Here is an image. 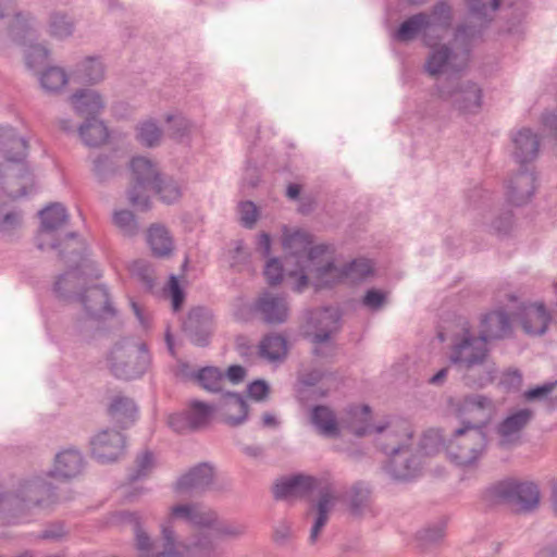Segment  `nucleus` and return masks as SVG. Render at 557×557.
<instances>
[{
	"label": "nucleus",
	"instance_id": "1a4fd4ad",
	"mask_svg": "<svg viewBox=\"0 0 557 557\" xmlns=\"http://www.w3.org/2000/svg\"><path fill=\"white\" fill-rule=\"evenodd\" d=\"M132 185L127 190L129 203L139 211L151 207L149 191L161 175L157 164L145 157H134L129 162Z\"/></svg>",
	"mask_w": 557,
	"mask_h": 557
},
{
	"label": "nucleus",
	"instance_id": "49530a36",
	"mask_svg": "<svg viewBox=\"0 0 557 557\" xmlns=\"http://www.w3.org/2000/svg\"><path fill=\"white\" fill-rule=\"evenodd\" d=\"M74 32V22L65 13L54 12L50 15L49 33L51 36L63 39Z\"/></svg>",
	"mask_w": 557,
	"mask_h": 557
},
{
	"label": "nucleus",
	"instance_id": "13d9d810",
	"mask_svg": "<svg viewBox=\"0 0 557 557\" xmlns=\"http://www.w3.org/2000/svg\"><path fill=\"white\" fill-rule=\"evenodd\" d=\"M117 165L114 160L108 156H99L94 161V175L99 182H106L116 172Z\"/></svg>",
	"mask_w": 557,
	"mask_h": 557
},
{
	"label": "nucleus",
	"instance_id": "ea45409f",
	"mask_svg": "<svg viewBox=\"0 0 557 557\" xmlns=\"http://www.w3.org/2000/svg\"><path fill=\"white\" fill-rule=\"evenodd\" d=\"M502 0H467L469 12L472 16L481 21L482 30L493 21L496 11L499 9Z\"/></svg>",
	"mask_w": 557,
	"mask_h": 557
},
{
	"label": "nucleus",
	"instance_id": "c85d7f7f",
	"mask_svg": "<svg viewBox=\"0 0 557 557\" xmlns=\"http://www.w3.org/2000/svg\"><path fill=\"white\" fill-rule=\"evenodd\" d=\"M84 468L82 454L73 448L60 451L54 458L53 469L50 475L64 480L77 476Z\"/></svg>",
	"mask_w": 557,
	"mask_h": 557
},
{
	"label": "nucleus",
	"instance_id": "473e14b6",
	"mask_svg": "<svg viewBox=\"0 0 557 557\" xmlns=\"http://www.w3.org/2000/svg\"><path fill=\"white\" fill-rule=\"evenodd\" d=\"M74 110L79 115L95 117L103 108L101 96L89 89H82L71 97Z\"/></svg>",
	"mask_w": 557,
	"mask_h": 557
},
{
	"label": "nucleus",
	"instance_id": "3c124183",
	"mask_svg": "<svg viewBox=\"0 0 557 557\" xmlns=\"http://www.w3.org/2000/svg\"><path fill=\"white\" fill-rule=\"evenodd\" d=\"M444 435L441 430L430 429L424 432L421 441L420 448L424 455H434L445 447Z\"/></svg>",
	"mask_w": 557,
	"mask_h": 557
},
{
	"label": "nucleus",
	"instance_id": "0e129e2a",
	"mask_svg": "<svg viewBox=\"0 0 557 557\" xmlns=\"http://www.w3.org/2000/svg\"><path fill=\"white\" fill-rule=\"evenodd\" d=\"M48 50L41 45H30L25 51V62L28 69L35 70L48 60Z\"/></svg>",
	"mask_w": 557,
	"mask_h": 557
},
{
	"label": "nucleus",
	"instance_id": "4468645a",
	"mask_svg": "<svg viewBox=\"0 0 557 557\" xmlns=\"http://www.w3.org/2000/svg\"><path fill=\"white\" fill-rule=\"evenodd\" d=\"M183 329L193 344L207 346L213 330V315L208 309L194 308L184 321Z\"/></svg>",
	"mask_w": 557,
	"mask_h": 557
},
{
	"label": "nucleus",
	"instance_id": "a18cd8bd",
	"mask_svg": "<svg viewBox=\"0 0 557 557\" xmlns=\"http://www.w3.org/2000/svg\"><path fill=\"white\" fill-rule=\"evenodd\" d=\"M104 76V69L102 63L95 58L86 59L77 70V77L79 82L87 84H96Z\"/></svg>",
	"mask_w": 557,
	"mask_h": 557
},
{
	"label": "nucleus",
	"instance_id": "423d86ee",
	"mask_svg": "<svg viewBox=\"0 0 557 557\" xmlns=\"http://www.w3.org/2000/svg\"><path fill=\"white\" fill-rule=\"evenodd\" d=\"M484 499L491 505H507L516 512H531L539 507L540 490L533 482L505 480L487 487Z\"/></svg>",
	"mask_w": 557,
	"mask_h": 557
},
{
	"label": "nucleus",
	"instance_id": "680f3d73",
	"mask_svg": "<svg viewBox=\"0 0 557 557\" xmlns=\"http://www.w3.org/2000/svg\"><path fill=\"white\" fill-rule=\"evenodd\" d=\"M132 273L147 290H151L154 286V273L152 268L143 260L135 261L132 265Z\"/></svg>",
	"mask_w": 557,
	"mask_h": 557
},
{
	"label": "nucleus",
	"instance_id": "72a5a7b5",
	"mask_svg": "<svg viewBox=\"0 0 557 557\" xmlns=\"http://www.w3.org/2000/svg\"><path fill=\"white\" fill-rule=\"evenodd\" d=\"M283 248L286 259L293 257L296 264L302 263L309 246L312 244V236L304 231H295L283 236Z\"/></svg>",
	"mask_w": 557,
	"mask_h": 557
},
{
	"label": "nucleus",
	"instance_id": "338daca9",
	"mask_svg": "<svg viewBox=\"0 0 557 557\" xmlns=\"http://www.w3.org/2000/svg\"><path fill=\"white\" fill-rule=\"evenodd\" d=\"M166 121L170 123V136L175 139H182L187 136L191 129V123L184 116H171L166 117Z\"/></svg>",
	"mask_w": 557,
	"mask_h": 557
},
{
	"label": "nucleus",
	"instance_id": "4d7b16f0",
	"mask_svg": "<svg viewBox=\"0 0 557 557\" xmlns=\"http://www.w3.org/2000/svg\"><path fill=\"white\" fill-rule=\"evenodd\" d=\"M215 534L221 539H239L247 532V525L239 522H218L212 527Z\"/></svg>",
	"mask_w": 557,
	"mask_h": 557
},
{
	"label": "nucleus",
	"instance_id": "09e8293b",
	"mask_svg": "<svg viewBox=\"0 0 557 557\" xmlns=\"http://www.w3.org/2000/svg\"><path fill=\"white\" fill-rule=\"evenodd\" d=\"M136 137L143 146L154 147L160 144L162 129L154 122L146 121L138 125Z\"/></svg>",
	"mask_w": 557,
	"mask_h": 557
},
{
	"label": "nucleus",
	"instance_id": "c03bdc74",
	"mask_svg": "<svg viewBox=\"0 0 557 557\" xmlns=\"http://www.w3.org/2000/svg\"><path fill=\"white\" fill-rule=\"evenodd\" d=\"M150 190H153L160 196V199L166 203L178 200L182 195L181 186L177 182L171 177H162L161 175L151 186Z\"/></svg>",
	"mask_w": 557,
	"mask_h": 557
},
{
	"label": "nucleus",
	"instance_id": "4be33fe9",
	"mask_svg": "<svg viewBox=\"0 0 557 557\" xmlns=\"http://www.w3.org/2000/svg\"><path fill=\"white\" fill-rule=\"evenodd\" d=\"M419 35L422 36L424 44L429 47H432L436 40L441 39L440 36H433L429 33V17L425 12L413 14L404 21L395 32L394 37L398 41L408 42Z\"/></svg>",
	"mask_w": 557,
	"mask_h": 557
},
{
	"label": "nucleus",
	"instance_id": "de8ad7c7",
	"mask_svg": "<svg viewBox=\"0 0 557 557\" xmlns=\"http://www.w3.org/2000/svg\"><path fill=\"white\" fill-rule=\"evenodd\" d=\"M40 83L46 90L57 92L67 84V75L63 69L51 66L41 74Z\"/></svg>",
	"mask_w": 557,
	"mask_h": 557
},
{
	"label": "nucleus",
	"instance_id": "774afa93",
	"mask_svg": "<svg viewBox=\"0 0 557 557\" xmlns=\"http://www.w3.org/2000/svg\"><path fill=\"white\" fill-rule=\"evenodd\" d=\"M333 249L332 246L326 244H319L315 246H312V244L309 246L305 259L302 261V264L310 265V268H314L319 264H323L321 262V258L325 256L326 253H332Z\"/></svg>",
	"mask_w": 557,
	"mask_h": 557
},
{
	"label": "nucleus",
	"instance_id": "864d4df0",
	"mask_svg": "<svg viewBox=\"0 0 557 557\" xmlns=\"http://www.w3.org/2000/svg\"><path fill=\"white\" fill-rule=\"evenodd\" d=\"M227 257L231 268L240 272L248 267L250 253L244 242L238 239L233 243V248L228 250Z\"/></svg>",
	"mask_w": 557,
	"mask_h": 557
},
{
	"label": "nucleus",
	"instance_id": "e2e57ef3",
	"mask_svg": "<svg viewBox=\"0 0 557 557\" xmlns=\"http://www.w3.org/2000/svg\"><path fill=\"white\" fill-rule=\"evenodd\" d=\"M21 212L7 210L4 206L0 205V233L11 234L21 225Z\"/></svg>",
	"mask_w": 557,
	"mask_h": 557
},
{
	"label": "nucleus",
	"instance_id": "2f4dec72",
	"mask_svg": "<svg viewBox=\"0 0 557 557\" xmlns=\"http://www.w3.org/2000/svg\"><path fill=\"white\" fill-rule=\"evenodd\" d=\"M310 421L323 436L338 437L341 434L335 412L327 406H314L311 410Z\"/></svg>",
	"mask_w": 557,
	"mask_h": 557
},
{
	"label": "nucleus",
	"instance_id": "7c9ffc66",
	"mask_svg": "<svg viewBox=\"0 0 557 557\" xmlns=\"http://www.w3.org/2000/svg\"><path fill=\"white\" fill-rule=\"evenodd\" d=\"M108 414L121 428H127L137 418V406L133 398L123 394L112 397L108 406Z\"/></svg>",
	"mask_w": 557,
	"mask_h": 557
},
{
	"label": "nucleus",
	"instance_id": "4c0bfd02",
	"mask_svg": "<svg viewBox=\"0 0 557 557\" xmlns=\"http://www.w3.org/2000/svg\"><path fill=\"white\" fill-rule=\"evenodd\" d=\"M148 244L157 257H166L173 250V240L168 230L161 225H152L148 231Z\"/></svg>",
	"mask_w": 557,
	"mask_h": 557
},
{
	"label": "nucleus",
	"instance_id": "69168bd1",
	"mask_svg": "<svg viewBox=\"0 0 557 557\" xmlns=\"http://www.w3.org/2000/svg\"><path fill=\"white\" fill-rule=\"evenodd\" d=\"M215 522H218V513L214 510L206 508L200 504L195 505L193 525L212 528Z\"/></svg>",
	"mask_w": 557,
	"mask_h": 557
},
{
	"label": "nucleus",
	"instance_id": "a19ab883",
	"mask_svg": "<svg viewBox=\"0 0 557 557\" xmlns=\"http://www.w3.org/2000/svg\"><path fill=\"white\" fill-rule=\"evenodd\" d=\"M196 383L210 393L223 391L225 374L216 367H203L197 370Z\"/></svg>",
	"mask_w": 557,
	"mask_h": 557
},
{
	"label": "nucleus",
	"instance_id": "79ce46f5",
	"mask_svg": "<svg viewBox=\"0 0 557 557\" xmlns=\"http://www.w3.org/2000/svg\"><path fill=\"white\" fill-rule=\"evenodd\" d=\"M186 412L194 431H198L208 425L213 412H215V408L203 401L193 400Z\"/></svg>",
	"mask_w": 557,
	"mask_h": 557
},
{
	"label": "nucleus",
	"instance_id": "a878e982",
	"mask_svg": "<svg viewBox=\"0 0 557 557\" xmlns=\"http://www.w3.org/2000/svg\"><path fill=\"white\" fill-rule=\"evenodd\" d=\"M86 286V276L83 272L79 269H72L58 277L53 292L60 299L77 301Z\"/></svg>",
	"mask_w": 557,
	"mask_h": 557
},
{
	"label": "nucleus",
	"instance_id": "5701e85b",
	"mask_svg": "<svg viewBox=\"0 0 557 557\" xmlns=\"http://www.w3.org/2000/svg\"><path fill=\"white\" fill-rule=\"evenodd\" d=\"M214 408L222 422L230 426H238L248 418V405L238 393H224Z\"/></svg>",
	"mask_w": 557,
	"mask_h": 557
},
{
	"label": "nucleus",
	"instance_id": "ddd939ff",
	"mask_svg": "<svg viewBox=\"0 0 557 557\" xmlns=\"http://www.w3.org/2000/svg\"><path fill=\"white\" fill-rule=\"evenodd\" d=\"M28 512L35 508H48L58 502L53 486L42 478H33L20 483Z\"/></svg>",
	"mask_w": 557,
	"mask_h": 557
},
{
	"label": "nucleus",
	"instance_id": "f03ea898",
	"mask_svg": "<svg viewBox=\"0 0 557 557\" xmlns=\"http://www.w3.org/2000/svg\"><path fill=\"white\" fill-rule=\"evenodd\" d=\"M481 29L471 24L457 26L450 45H433L432 51L426 60L425 70L436 76L448 70L459 72L463 70L469 60L473 42L480 38Z\"/></svg>",
	"mask_w": 557,
	"mask_h": 557
},
{
	"label": "nucleus",
	"instance_id": "aec40b11",
	"mask_svg": "<svg viewBox=\"0 0 557 557\" xmlns=\"http://www.w3.org/2000/svg\"><path fill=\"white\" fill-rule=\"evenodd\" d=\"M535 175L528 168H522L506 185V197L509 203L520 207L528 203L535 191Z\"/></svg>",
	"mask_w": 557,
	"mask_h": 557
},
{
	"label": "nucleus",
	"instance_id": "052dcab7",
	"mask_svg": "<svg viewBox=\"0 0 557 557\" xmlns=\"http://www.w3.org/2000/svg\"><path fill=\"white\" fill-rule=\"evenodd\" d=\"M184 544L188 547V550L185 553V555H188V554L209 555L215 548V545H214L211 536L209 534L202 533V532L198 533L191 543H189V544L184 543Z\"/></svg>",
	"mask_w": 557,
	"mask_h": 557
},
{
	"label": "nucleus",
	"instance_id": "c9c22d12",
	"mask_svg": "<svg viewBox=\"0 0 557 557\" xmlns=\"http://www.w3.org/2000/svg\"><path fill=\"white\" fill-rule=\"evenodd\" d=\"M79 136L86 146L98 147L107 141L109 132L103 122L96 117H87L79 126Z\"/></svg>",
	"mask_w": 557,
	"mask_h": 557
},
{
	"label": "nucleus",
	"instance_id": "603ef678",
	"mask_svg": "<svg viewBox=\"0 0 557 557\" xmlns=\"http://www.w3.org/2000/svg\"><path fill=\"white\" fill-rule=\"evenodd\" d=\"M370 490L361 483L355 484L349 492V508L354 515H360L368 506Z\"/></svg>",
	"mask_w": 557,
	"mask_h": 557
},
{
	"label": "nucleus",
	"instance_id": "b1692460",
	"mask_svg": "<svg viewBox=\"0 0 557 557\" xmlns=\"http://www.w3.org/2000/svg\"><path fill=\"white\" fill-rule=\"evenodd\" d=\"M511 321L508 313L503 310H494L482 315L479 335L488 343L494 339H503L511 334Z\"/></svg>",
	"mask_w": 557,
	"mask_h": 557
},
{
	"label": "nucleus",
	"instance_id": "9b49d317",
	"mask_svg": "<svg viewBox=\"0 0 557 557\" xmlns=\"http://www.w3.org/2000/svg\"><path fill=\"white\" fill-rule=\"evenodd\" d=\"M440 97L460 114H478L483 106V89L472 81L449 83L438 87Z\"/></svg>",
	"mask_w": 557,
	"mask_h": 557
},
{
	"label": "nucleus",
	"instance_id": "39448f33",
	"mask_svg": "<svg viewBox=\"0 0 557 557\" xmlns=\"http://www.w3.org/2000/svg\"><path fill=\"white\" fill-rule=\"evenodd\" d=\"M41 220L40 230L36 237L37 247L41 250L46 248L59 249L60 256L65 258V249L71 248L70 253H78L83 247L75 232H70L60 240L55 238V233L67 224L69 214L65 207L59 202L51 203L40 210Z\"/></svg>",
	"mask_w": 557,
	"mask_h": 557
},
{
	"label": "nucleus",
	"instance_id": "bf43d9fd",
	"mask_svg": "<svg viewBox=\"0 0 557 557\" xmlns=\"http://www.w3.org/2000/svg\"><path fill=\"white\" fill-rule=\"evenodd\" d=\"M152 468L153 454L149 450H146L136 458L135 469L128 475L129 481L134 482L147 476Z\"/></svg>",
	"mask_w": 557,
	"mask_h": 557
},
{
	"label": "nucleus",
	"instance_id": "9d476101",
	"mask_svg": "<svg viewBox=\"0 0 557 557\" xmlns=\"http://www.w3.org/2000/svg\"><path fill=\"white\" fill-rule=\"evenodd\" d=\"M487 343L480 336H475L468 322L462 325L461 333L454 335L450 346L449 360L458 370L471 367L479 360L488 357Z\"/></svg>",
	"mask_w": 557,
	"mask_h": 557
},
{
	"label": "nucleus",
	"instance_id": "0eeeda50",
	"mask_svg": "<svg viewBox=\"0 0 557 557\" xmlns=\"http://www.w3.org/2000/svg\"><path fill=\"white\" fill-rule=\"evenodd\" d=\"M309 335L314 344L313 354L318 357H331L336 346L332 337L341 330V312L334 307H322L308 312Z\"/></svg>",
	"mask_w": 557,
	"mask_h": 557
},
{
	"label": "nucleus",
	"instance_id": "f8f14e48",
	"mask_svg": "<svg viewBox=\"0 0 557 557\" xmlns=\"http://www.w3.org/2000/svg\"><path fill=\"white\" fill-rule=\"evenodd\" d=\"M534 411L530 408H521L510 412L496 428L499 436V446L508 448L520 442L521 432L533 420Z\"/></svg>",
	"mask_w": 557,
	"mask_h": 557
},
{
	"label": "nucleus",
	"instance_id": "58836bf2",
	"mask_svg": "<svg viewBox=\"0 0 557 557\" xmlns=\"http://www.w3.org/2000/svg\"><path fill=\"white\" fill-rule=\"evenodd\" d=\"M429 17V33L432 34L436 28L448 30L453 24V9L446 0L436 2L430 13Z\"/></svg>",
	"mask_w": 557,
	"mask_h": 557
},
{
	"label": "nucleus",
	"instance_id": "6e6552de",
	"mask_svg": "<svg viewBox=\"0 0 557 557\" xmlns=\"http://www.w3.org/2000/svg\"><path fill=\"white\" fill-rule=\"evenodd\" d=\"M132 524L135 547L141 557H183L188 547L176 539L175 530L170 522L161 525L162 549H158L156 542L145 530L139 517L132 515Z\"/></svg>",
	"mask_w": 557,
	"mask_h": 557
},
{
	"label": "nucleus",
	"instance_id": "5fc2aeb1",
	"mask_svg": "<svg viewBox=\"0 0 557 557\" xmlns=\"http://www.w3.org/2000/svg\"><path fill=\"white\" fill-rule=\"evenodd\" d=\"M113 223L125 236H134L138 233V223L129 210L115 211Z\"/></svg>",
	"mask_w": 557,
	"mask_h": 557
},
{
	"label": "nucleus",
	"instance_id": "8fccbe9b",
	"mask_svg": "<svg viewBox=\"0 0 557 557\" xmlns=\"http://www.w3.org/2000/svg\"><path fill=\"white\" fill-rule=\"evenodd\" d=\"M32 16L22 12L14 14V20L10 26V35L21 44H24L26 37H32L33 27L30 24Z\"/></svg>",
	"mask_w": 557,
	"mask_h": 557
},
{
	"label": "nucleus",
	"instance_id": "6ab92c4d",
	"mask_svg": "<svg viewBox=\"0 0 557 557\" xmlns=\"http://www.w3.org/2000/svg\"><path fill=\"white\" fill-rule=\"evenodd\" d=\"M458 412L460 416H470L473 420L471 422L474 425L482 426L485 430V425L496 412V404L491 397L485 395H469L461 401Z\"/></svg>",
	"mask_w": 557,
	"mask_h": 557
},
{
	"label": "nucleus",
	"instance_id": "f257e3e1",
	"mask_svg": "<svg viewBox=\"0 0 557 557\" xmlns=\"http://www.w3.org/2000/svg\"><path fill=\"white\" fill-rule=\"evenodd\" d=\"M350 430L358 437L372 433L379 434L377 445L389 456L385 470L395 480L407 481L419 473L421 460L411 450L412 432L406 421L388 422L376 426L369 423L362 426L350 425Z\"/></svg>",
	"mask_w": 557,
	"mask_h": 557
},
{
	"label": "nucleus",
	"instance_id": "393cba45",
	"mask_svg": "<svg viewBox=\"0 0 557 557\" xmlns=\"http://www.w3.org/2000/svg\"><path fill=\"white\" fill-rule=\"evenodd\" d=\"M515 160L524 168L527 163L532 162L539 154L540 139L539 136L530 128H521L512 135Z\"/></svg>",
	"mask_w": 557,
	"mask_h": 557
},
{
	"label": "nucleus",
	"instance_id": "c756f323",
	"mask_svg": "<svg viewBox=\"0 0 557 557\" xmlns=\"http://www.w3.org/2000/svg\"><path fill=\"white\" fill-rule=\"evenodd\" d=\"M335 502L336 497L332 486H325L320 490V497L314 505L315 518L309 536L311 544H314L318 541L321 531L329 521V515L333 509Z\"/></svg>",
	"mask_w": 557,
	"mask_h": 557
},
{
	"label": "nucleus",
	"instance_id": "a211bd4d",
	"mask_svg": "<svg viewBox=\"0 0 557 557\" xmlns=\"http://www.w3.org/2000/svg\"><path fill=\"white\" fill-rule=\"evenodd\" d=\"M77 301L83 305L86 313L91 318L102 319L112 317L115 313L109 293L101 285L86 286Z\"/></svg>",
	"mask_w": 557,
	"mask_h": 557
},
{
	"label": "nucleus",
	"instance_id": "20e7f679",
	"mask_svg": "<svg viewBox=\"0 0 557 557\" xmlns=\"http://www.w3.org/2000/svg\"><path fill=\"white\" fill-rule=\"evenodd\" d=\"M488 440L482 426L474 425L470 420L454 431L445 445L447 457L461 468L475 467L486 453Z\"/></svg>",
	"mask_w": 557,
	"mask_h": 557
},
{
	"label": "nucleus",
	"instance_id": "2eb2a0df",
	"mask_svg": "<svg viewBox=\"0 0 557 557\" xmlns=\"http://www.w3.org/2000/svg\"><path fill=\"white\" fill-rule=\"evenodd\" d=\"M92 456L100 462L115 461L125 446L124 436L113 430H103L90 441Z\"/></svg>",
	"mask_w": 557,
	"mask_h": 557
},
{
	"label": "nucleus",
	"instance_id": "412c9836",
	"mask_svg": "<svg viewBox=\"0 0 557 557\" xmlns=\"http://www.w3.org/2000/svg\"><path fill=\"white\" fill-rule=\"evenodd\" d=\"M214 471L208 463H200L180 476L175 490L184 494H198L207 491L213 483Z\"/></svg>",
	"mask_w": 557,
	"mask_h": 557
},
{
	"label": "nucleus",
	"instance_id": "f3484780",
	"mask_svg": "<svg viewBox=\"0 0 557 557\" xmlns=\"http://www.w3.org/2000/svg\"><path fill=\"white\" fill-rule=\"evenodd\" d=\"M517 318L523 331L529 335H543L552 321L550 312L544 302L522 305Z\"/></svg>",
	"mask_w": 557,
	"mask_h": 557
},
{
	"label": "nucleus",
	"instance_id": "cd10ccee",
	"mask_svg": "<svg viewBox=\"0 0 557 557\" xmlns=\"http://www.w3.org/2000/svg\"><path fill=\"white\" fill-rule=\"evenodd\" d=\"M462 374L463 383L469 387L482 388L491 384L497 375V367L490 359L479 360L471 367H465L459 370Z\"/></svg>",
	"mask_w": 557,
	"mask_h": 557
},
{
	"label": "nucleus",
	"instance_id": "6e6d98bb",
	"mask_svg": "<svg viewBox=\"0 0 557 557\" xmlns=\"http://www.w3.org/2000/svg\"><path fill=\"white\" fill-rule=\"evenodd\" d=\"M293 479L299 480V484L295 488L297 497L307 496L314 491H317L318 494L320 495L321 488L325 486H332L329 482L310 475L298 474L294 475Z\"/></svg>",
	"mask_w": 557,
	"mask_h": 557
},
{
	"label": "nucleus",
	"instance_id": "e433bc0d",
	"mask_svg": "<svg viewBox=\"0 0 557 557\" xmlns=\"http://www.w3.org/2000/svg\"><path fill=\"white\" fill-rule=\"evenodd\" d=\"M287 354V342L284 336L270 334L259 344V355L269 361L282 360Z\"/></svg>",
	"mask_w": 557,
	"mask_h": 557
},
{
	"label": "nucleus",
	"instance_id": "f704fd0d",
	"mask_svg": "<svg viewBox=\"0 0 557 557\" xmlns=\"http://www.w3.org/2000/svg\"><path fill=\"white\" fill-rule=\"evenodd\" d=\"M309 272L315 280L318 287H327L339 283H346L344 265L336 267L333 260H326L323 264L309 269Z\"/></svg>",
	"mask_w": 557,
	"mask_h": 557
},
{
	"label": "nucleus",
	"instance_id": "bb28decb",
	"mask_svg": "<svg viewBox=\"0 0 557 557\" xmlns=\"http://www.w3.org/2000/svg\"><path fill=\"white\" fill-rule=\"evenodd\" d=\"M20 485L14 491L0 493V516L7 523L24 520L28 512Z\"/></svg>",
	"mask_w": 557,
	"mask_h": 557
},
{
	"label": "nucleus",
	"instance_id": "7ed1b4c3",
	"mask_svg": "<svg viewBox=\"0 0 557 557\" xmlns=\"http://www.w3.org/2000/svg\"><path fill=\"white\" fill-rule=\"evenodd\" d=\"M106 362L114 377L131 381L146 373L151 363V356L144 342L123 338L108 351Z\"/></svg>",
	"mask_w": 557,
	"mask_h": 557
},
{
	"label": "nucleus",
	"instance_id": "dca6fc26",
	"mask_svg": "<svg viewBox=\"0 0 557 557\" xmlns=\"http://www.w3.org/2000/svg\"><path fill=\"white\" fill-rule=\"evenodd\" d=\"M253 311L268 324H282L287 321L289 308L283 295L265 290L257 298Z\"/></svg>",
	"mask_w": 557,
	"mask_h": 557
},
{
	"label": "nucleus",
	"instance_id": "37998d69",
	"mask_svg": "<svg viewBox=\"0 0 557 557\" xmlns=\"http://www.w3.org/2000/svg\"><path fill=\"white\" fill-rule=\"evenodd\" d=\"M344 273L346 283L356 284L373 273V264L364 258L355 259L344 264Z\"/></svg>",
	"mask_w": 557,
	"mask_h": 557
}]
</instances>
